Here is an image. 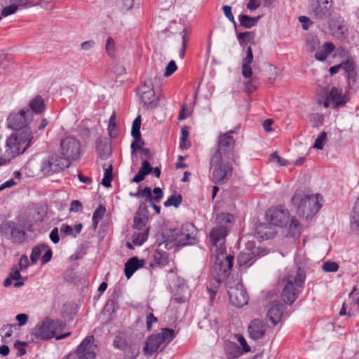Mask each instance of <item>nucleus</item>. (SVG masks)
Segmentation results:
<instances>
[{
	"label": "nucleus",
	"instance_id": "47",
	"mask_svg": "<svg viewBox=\"0 0 359 359\" xmlns=\"http://www.w3.org/2000/svg\"><path fill=\"white\" fill-rule=\"evenodd\" d=\"M114 346L120 350H125L128 346L126 339L120 335L116 336L114 340Z\"/></svg>",
	"mask_w": 359,
	"mask_h": 359
},
{
	"label": "nucleus",
	"instance_id": "12",
	"mask_svg": "<svg viewBox=\"0 0 359 359\" xmlns=\"http://www.w3.org/2000/svg\"><path fill=\"white\" fill-rule=\"evenodd\" d=\"M69 163L62 156L57 154L51 155L41 161V170L45 175H50L57 173L69 166Z\"/></svg>",
	"mask_w": 359,
	"mask_h": 359
},
{
	"label": "nucleus",
	"instance_id": "53",
	"mask_svg": "<svg viewBox=\"0 0 359 359\" xmlns=\"http://www.w3.org/2000/svg\"><path fill=\"white\" fill-rule=\"evenodd\" d=\"M177 69V65L174 60H171L168 62L165 67L164 72V76L168 77L172 74Z\"/></svg>",
	"mask_w": 359,
	"mask_h": 359
},
{
	"label": "nucleus",
	"instance_id": "23",
	"mask_svg": "<svg viewBox=\"0 0 359 359\" xmlns=\"http://www.w3.org/2000/svg\"><path fill=\"white\" fill-rule=\"evenodd\" d=\"M266 332V325L264 322L259 319L252 320L248 325L250 337L253 339H261Z\"/></svg>",
	"mask_w": 359,
	"mask_h": 359
},
{
	"label": "nucleus",
	"instance_id": "3",
	"mask_svg": "<svg viewBox=\"0 0 359 359\" xmlns=\"http://www.w3.org/2000/svg\"><path fill=\"white\" fill-rule=\"evenodd\" d=\"M306 278V271L299 266L295 267L285 278L286 282L283 287L281 298L283 302L292 304L302 293Z\"/></svg>",
	"mask_w": 359,
	"mask_h": 359
},
{
	"label": "nucleus",
	"instance_id": "64",
	"mask_svg": "<svg viewBox=\"0 0 359 359\" xmlns=\"http://www.w3.org/2000/svg\"><path fill=\"white\" fill-rule=\"evenodd\" d=\"M319 45V41L316 37H311L307 41V46L311 51H313Z\"/></svg>",
	"mask_w": 359,
	"mask_h": 359
},
{
	"label": "nucleus",
	"instance_id": "8",
	"mask_svg": "<svg viewBox=\"0 0 359 359\" xmlns=\"http://www.w3.org/2000/svg\"><path fill=\"white\" fill-rule=\"evenodd\" d=\"M233 216L229 213L222 212L216 217L217 226L214 227L210 233V242L212 245H217L218 242L224 243L225 237L228 233L227 224L231 223Z\"/></svg>",
	"mask_w": 359,
	"mask_h": 359
},
{
	"label": "nucleus",
	"instance_id": "21",
	"mask_svg": "<svg viewBox=\"0 0 359 359\" xmlns=\"http://www.w3.org/2000/svg\"><path fill=\"white\" fill-rule=\"evenodd\" d=\"M163 343L162 342L160 335L155 334L150 335L146 340L143 347V353L145 356H151L156 353L158 348L161 347L163 349Z\"/></svg>",
	"mask_w": 359,
	"mask_h": 359
},
{
	"label": "nucleus",
	"instance_id": "39",
	"mask_svg": "<svg viewBox=\"0 0 359 359\" xmlns=\"http://www.w3.org/2000/svg\"><path fill=\"white\" fill-rule=\"evenodd\" d=\"M255 34L253 32H240L237 34L239 43L243 46L254 40Z\"/></svg>",
	"mask_w": 359,
	"mask_h": 359
},
{
	"label": "nucleus",
	"instance_id": "54",
	"mask_svg": "<svg viewBox=\"0 0 359 359\" xmlns=\"http://www.w3.org/2000/svg\"><path fill=\"white\" fill-rule=\"evenodd\" d=\"M271 160L276 161L280 166H287L290 164L287 160L279 156L277 152H273L271 155Z\"/></svg>",
	"mask_w": 359,
	"mask_h": 359
},
{
	"label": "nucleus",
	"instance_id": "7",
	"mask_svg": "<svg viewBox=\"0 0 359 359\" xmlns=\"http://www.w3.org/2000/svg\"><path fill=\"white\" fill-rule=\"evenodd\" d=\"M196 230L193 224L187 223L182 225L180 230L173 229L170 232V240L177 246L193 245L196 243Z\"/></svg>",
	"mask_w": 359,
	"mask_h": 359
},
{
	"label": "nucleus",
	"instance_id": "24",
	"mask_svg": "<svg viewBox=\"0 0 359 359\" xmlns=\"http://www.w3.org/2000/svg\"><path fill=\"white\" fill-rule=\"evenodd\" d=\"M284 310V305L278 302H273L267 312V318L273 325H276L281 319Z\"/></svg>",
	"mask_w": 359,
	"mask_h": 359
},
{
	"label": "nucleus",
	"instance_id": "1",
	"mask_svg": "<svg viewBox=\"0 0 359 359\" xmlns=\"http://www.w3.org/2000/svg\"><path fill=\"white\" fill-rule=\"evenodd\" d=\"M323 196L319 194H306L304 191L297 189L292 199V205L297 208L299 217L311 219L322 207Z\"/></svg>",
	"mask_w": 359,
	"mask_h": 359
},
{
	"label": "nucleus",
	"instance_id": "34",
	"mask_svg": "<svg viewBox=\"0 0 359 359\" xmlns=\"http://www.w3.org/2000/svg\"><path fill=\"white\" fill-rule=\"evenodd\" d=\"M153 258L154 262L160 266H165L168 262V256L167 252L159 249L154 251Z\"/></svg>",
	"mask_w": 359,
	"mask_h": 359
},
{
	"label": "nucleus",
	"instance_id": "50",
	"mask_svg": "<svg viewBox=\"0 0 359 359\" xmlns=\"http://www.w3.org/2000/svg\"><path fill=\"white\" fill-rule=\"evenodd\" d=\"M19 6L15 2L8 6L4 7L1 11V15L6 17L9 15L15 13L18 9Z\"/></svg>",
	"mask_w": 359,
	"mask_h": 359
},
{
	"label": "nucleus",
	"instance_id": "35",
	"mask_svg": "<svg viewBox=\"0 0 359 359\" xmlns=\"http://www.w3.org/2000/svg\"><path fill=\"white\" fill-rule=\"evenodd\" d=\"M149 231L143 230L134 232L132 236V242L136 245H142L148 238Z\"/></svg>",
	"mask_w": 359,
	"mask_h": 359
},
{
	"label": "nucleus",
	"instance_id": "19",
	"mask_svg": "<svg viewBox=\"0 0 359 359\" xmlns=\"http://www.w3.org/2000/svg\"><path fill=\"white\" fill-rule=\"evenodd\" d=\"M328 26L330 32L334 37L338 39H344L346 29L344 25V20L340 15L334 14L329 19Z\"/></svg>",
	"mask_w": 359,
	"mask_h": 359
},
{
	"label": "nucleus",
	"instance_id": "55",
	"mask_svg": "<svg viewBox=\"0 0 359 359\" xmlns=\"http://www.w3.org/2000/svg\"><path fill=\"white\" fill-rule=\"evenodd\" d=\"M222 10L224 11L225 16L229 19L230 22L233 23L235 27H236V22L234 20V17L231 12V7L230 6L226 5L222 7Z\"/></svg>",
	"mask_w": 359,
	"mask_h": 359
},
{
	"label": "nucleus",
	"instance_id": "22",
	"mask_svg": "<svg viewBox=\"0 0 359 359\" xmlns=\"http://www.w3.org/2000/svg\"><path fill=\"white\" fill-rule=\"evenodd\" d=\"M276 230L269 223H262L258 224L255 230V236L261 240H268L274 236Z\"/></svg>",
	"mask_w": 359,
	"mask_h": 359
},
{
	"label": "nucleus",
	"instance_id": "30",
	"mask_svg": "<svg viewBox=\"0 0 359 359\" xmlns=\"http://www.w3.org/2000/svg\"><path fill=\"white\" fill-rule=\"evenodd\" d=\"M212 278L210 280L208 285H207V290L210 293V298L211 300L213 299L215 294L216 289L219 287L222 280H224V276H217L215 274H212Z\"/></svg>",
	"mask_w": 359,
	"mask_h": 359
},
{
	"label": "nucleus",
	"instance_id": "48",
	"mask_svg": "<svg viewBox=\"0 0 359 359\" xmlns=\"http://www.w3.org/2000/svg\"><path fill=\"white\" fill-rule=\"evenodd\" d=\"M322 269L325 272H335L339 269V265L334 262H325L322 265Z\"/></svg>",
	"mask_w": 359,
	"mask_h": 359
},
{
	"label": "nucleus",
	"instance_id": "5",
	"mask_svg": "<svg viewBox=\"0 0 359 359\" xmlns=\"http://www.w3.org/2000/svg\"><path fill=\"white\" fill-rule=\"evenodd\" d=\"M230 160L232 159L222 158L219 154H212L210 162L212 182L223 184L231 177L233 166Z\"/></svg>",
	"mask_w": 359,
	"mask_h": 359
},
{
	"label": "nucleus",
	"instance_id": "32",
	"mask_svg": "<svg viewBox=\"0 0 359 359\" xmlns=\"http://www.w3.org/2000/svg\"><path fill=\"white\" fill-rule=\"evenodd\" d=\"M260 18V15L257 17H251L248 15L241 14L238 15V21L241 27L246 29H250L257 25Z\"/></svg>",
	"mask_w": 359,
	"mask_h": 359
},
{
	"label": "nucleus",
	"instance_id": "59",
	"mask_svg": "<svg viewBox=\"0 0 359 359\" xmlns=\"http://www.w3.org/2000/svg\"><path fill=\"white\" fill-rule=\"evenodd\" d=\"M29 265L28 257L26 255H22L19 261V267L21 271L26 270Z\"/></svg>",
	"mask_w": 359,
	"mask_h": 359
},
{
	"label": "nucleus",
	"instance_id": "38",
	"mask_svg": "<svg viewBox=\"0 0 359 359\" xmlns=\"http://www.w3.org/2000/svg\"><path fill=\"white\" fill-rule=\"evenodd\" d=\"M113 166L112 164H109L107 168H104V177L102 181V184L105 187H110L111 182L113 180Z\"/></svg>",
	"mask_w": 359,
	"mask_h": 359
},
{
	"label": "nucleus",
	"instance_id": "14",
	"mask_svg": "<svg viewBox=\"0 0 359 359\" xmlns=\"http://www.w3.org/2000/svg\"><path fill=\"white\" fill-rule=\"evenodd\" d=\"M32 120V113L28 109H21L18 112H13L8 116V126L16 131H22L27 128Z\"/></svg>",
	"mask_w": 359,
	"mask_h": 359
},
{
	"label": "nucleus",
	"instance_id": "36",
	"mask_svg": "<svg viewBox=\"0 0 359 359\" xmlns=\"http://www.w3.org/2000/svg\"><path fill=\"white\" fill-rule=\"evenodd\" d=\"M106 212V208L102 205H100L95 210L93 215V225L95 229L100 222L103 218Z\"/></svg>",
	"mask_w": 359,
	"mask_h": 359
},
{
	"label": "nucleus",
	"instance_id": "49",
	"mask_svg": "<svg viewBox=\"0 0 359 359\" xmlns=\"http://www.w3.org/2000/svg\"><path fill=\"white\" fill-rule=\"evenodd\" d=\"M327 134L325 132H322L316 138L313 147L318 149H322L324 147V142L326 140Z\"/></svg>",
	"mask_w": 359,
	"mask_h": 359
},
{
	"label": "nucleus",
	"instance_id": "52",
	"mask_svg": "<svg viewBox=\"0 0 359 359\" xmlns=\"http://www.w3.org/2000/svg\"><path fill=\"white\" fill-rule=\"evenodd\" d=\"M341 68H342L346 72L350 75L354 72V63L351 60H347L340 64Z\"/></svg>",
	"mask_w": 359,
	"mask_h": 359
},
{
	"label": "nucleus",
	"instance_id": "37",
	"mask_svg": "<svg viewBox=\"0 0 359 359\" xmlns=\"http://www.w3.org/2000/svg\"><path fill=\"white\" fill-rule=\"evenodd\" d=\"M96 150L99 156L102 159L107 158L111 153L110 146L108 144L101 142L97 143Z\"/></svg>",
	"mask_w": 359,
	"mask_h": 359
},
{
	"label": "nucleus",
	"instance_id": "40",
	"mask_svg": "<svg viewBox=\"0 0 359 359\" xmlns=\"http://www.w3.org/2000/svg\"><path fill=\"white\" fill-rule=\"evenodd\" d=\"M48 248V245L46 244H40L39 245L35 246L32 251L30 255V259L32 264H36L38 259H39L41 252Z\"/></svg>",
	"mask_w": 359,
	"mask_h": 359
},
{
	"label": "nucleus",
	"instance_id": "13",
	"mask_svg": "<svg viewBox=\"0 0 359 359\" xmlns=\"http://www.w3.org/2000/svg\"><path fill=\"white\" fill-rule=\"evenodd\" d=\"M227 288L229 300L232 305L240 308L248 304V295L240 280H238L233 285L229 283Z\"/></svg>",
	"mask_w": 359,
	"mask_h": 359
},
{
	"label": "nucleus",
	"instance_id": "61",
	"mask_svg": "<svg viewBox=\"0 0 359 359\" xmlns=\"http://www.w3.org/2000/svg\"><path fill=\"white\" fill-rule=\"evenodd\" d=\"M19 7H29L34 5V0H13Z\"/></svg>",
	"mask_w": 359,
	"mask_h": 359
},
{
	"label": "nucleus",
	"instance_id": "60",
	"mask_svg": "<svg viewBox=\"0 0 359 359\" xmlns=\"http://www.w3.org/2000/svg\"><path fill=\"white\" fill-rule=\"evenodd\" d=\"M237 339H238V341H239L240 344L242 346L241 351L243 352H245V353L249 352L250 351V348L248 346V344H247L244 337L242 335L239 334L237 336Z\"/></svg>",
	"mask_w": 359,
	"mask_h": 359
},
{
	"label": "nucleus",
	"instance_id": "6",
	"mask_svg": "<svg viewBox=\"0 0 359 359\" xmlns=\"http://www.w3.org/2000/svg\"><path fill=\"white\" fill-rule=\"evenodd\" d=\"M214 252V264L211 274L226 277L233 266V257L226 253L224 243L218 242L217 245H212Z\"/></svg>",
	"mask_w": 359,
	"mask_h": 359
},
{
	"label": "nucleus",
	"instance_id": "9",
	"mask_svg": "<svg viewBox=\"0 0 359 359\" xmlns=\"http://www.w3.org/2000/svg\"><path fill=\"white\" fill-rule=\"evenodd\" d=\"M81 142L76 137L67 136L61 139L59 151L62 157L71 163L79 158L81 154Z\"/></svg>",
	"mask_w": 359,
	"mask_h": 359
},
{
	"label": "nucleus",
	"instance_id": "45",
	"mask_svg": "<svg viewBox=\"0 0 359 359\" xmlns=\"http://www.w3.org/2000/svg\"><path fill=\"white\" fill-rule=\"evenodd\" d=\"M189 131L187 127L182 129V136L180 138V147L182 149H187L189 147V142L187 140Z\"/></svg>",
	"mask_w": 359,
	"mask_h": 359
},
{
	"label": "nucleus",
	"instance_id": "18",
	"mask_svg": "<svg viewBox=\"0 0 359 359\" xmlns=\"http://www.w3.org/2000/svg\"><path fill=\"white\" fill-rule=\"evenodd\" d=\"M348 100V97L343 93L341 89L332 87L324 102V107H328L332 104L333 107H338L344 105Z\"/></svg>",
	"mask_w": 359,
	"mask_h": 359
},
{
	"label": "nucleus",
	"instance_id": "31",
	"mask_svg": "<svg viewBox=\"0 0 359 359\" xmlns=\"http://www.w3.org/2000/svg\"><path fill=\"white\" fill-rule=\"evenodd\" d=\"M334 46L331 42L325 43L322 48L318 50L315 53V58L319 61H324L327 55L333 52Z\"/></svg>",
	"mask_w": 359,
	"mask_h": 359
},
{
	"label": "nucleus",
	"instance_id": "17",
	"mask_svg": "<svg viewBox=\"0 0 359 359\" xmlns=\"http://www.w3.org/2000/svg\"><path fill=\"white\" fill-rule=\"evenodd\" d=\"M290 214L287 210L280 208H274L266 212V221L276 228L283 227L289 222Z\"/></svg>",
	"mask_w": 359,
	"mask_h": 359
},
{
	"label": "nucleus",
	"instance_id": "26",
	"mask_svg": "<svg viewBox=\"0 0 359 359\" xmlns=\"http://www.w3.org/2000/svg\"><path fill=\"white\" fill-rule=\"evenodd\" d=\"M138 193L140 197H144L147 201L154 200L156 202L158 203L163 197V190L159 187H155L153 189V193L154 194V197L151 194V188L148 187H144L143 189H141V187H139Z\"/></svg>",
	"mask_w": 359,
	"mask_h": 359
},
{
	"label": "nucleus",
	"instance_id": "42",
	"mask_svg": "<svg viewBox=\"0 0 359 359\" xmlns=\"http://www.w3.org/2000/svg\"><path fill=\"white\" fill-rule=\"evenodd\" d=\"M227 353L231 358H234L239 357L243 351L237 344L231 342L227 345Z\"/></svg>",
	"mask_w": 359,
	"mask_h": 359
},
{
	"label": "nucleus",
	"instance_id": "46",
	"mask_svg": "<svg viewBox=\"0 0 359 359\" xmlns=\"http://www.w3.org/2000/svg\"><path fill=\"white\" fill-rule=\"evenodd\" d=\"M290 231L292 236L299 235L301 232V226L298 220L292 217L289 224Z\"/></svg>",
	"mask_w": 359,
	"mask_h": 359
},
{
	"label": "nucleus",
	"instance_id": "58",
	"mask_svg": "<svg viewBox=\"0 0 359 359\" xmlns=\"http://www.w3.org/2000/svg\"><path fill=\"white\" fill-rule=\"evenodd\" d=\"M116 113L114 111L112 114L111 115L109 120V125H108V130L109 135L111 137V132L115 129L116 128Z\"/></svg>",
	"mask_w": 359,
	"mask_h": 359
},
{
	"label": "nucleus",
	"instance_id": "4",
	"mask_svg": "<svg viewBox=\"0 0 359 359\" xmlns=\"http://www.w3.org/2000/svg\"><path fill=\"white\" fill-rule=\"evenodd\" d=\"M67 325L62 320H53L46 318L39 323L32 330L31 336L33 342H38L39 340H47L55 337L56 340H60L70 336L71 332H66L63 334L56 335V332L63 330Z\"/></svg>",
	"mask_w": 359,
	"mask_h": 359
},
{
	"label": "nucleus",
	"instance_id": "62",
	"mask_svg": "<svg viewBox=\"0 0 359 359\" xmlns=\"http://www.w3.org/2000/svg\"><path fill=\"white\" fill-rule=\"evenodd\" d=\"M70 210L79 212L82 210V204L80 201L75 200L71 203Z\"/></svg>",
	"mask_w": 359,
	"mask_h": 359
},
{
	"label": "nucleus",
	"instance_id": "11",
	"mask_svg": "<svg viewBox=\"0 0 359 359\" xmlns=\"http://www.w3.org/2000/svg\"><path fill=\"white\" fill-rule=\"evenodd\" d=\"M96 349L94 337L88 336L78 346L76 351L69 353L65 359H95Z\"/></svg>",
	"mask_w": 359,
	"mask_h": 359
},
{
	"label": "nucleus",
	"instance_id": "29",
	"mask_svg": "<svg viewBox=\"0 0 359 359\" xmlns=\"http://www.w3.org/2000/svg\"><path fill=\"white\" fill-rule=\"evenodd\" d=\"M134 224L133 227L137 231L147 230L149 231V227L147 226L148 222V217L140 212H137L133 219Z\"/></svg>",
	"mask_w": 359,
	"mask_h": 359
},
{
	"label": "nucleus",
	"instance_id": "2",
	"mask_svg": "<svg viewBox=\"0 0 359 359\" xmlns=\"http://www.w3.org/2000/svg\"><path fill=\"white\" fill-rule=\"evenodd\" d=\"M33 135L30 128L16 131L6 140V150L4 157H0V165L11 161L16 156L23 154L30 146Z\"/></svg>",
	"mask_w": 359,
	"mask_h": 359
},
{
	"label": "nucleus",
	"instance_id": "15",
	"mask_svg": "<svg viewBox=\"0 0 359 359\" xmlns=\"http://www.w3.org/2000/svg\"><path fill=\"white\" fill-rule=\"evenodd\" d=\"M268 253V250L260 247H255L252 243H248L245 250L240 252L237 262L239 266H250L256 257H262Z\"/></svg>",
	"mask_w": 359,
	"mask_h": 359
},
{
	"label": "nucleus",
	"instance_id": "25",
	"mask_svg": "<svg viewBox=\"0 0 359 359\" xmlns=\"http://www.w3.org/2000/svg\"><path fill=\"white\" fill-rule=\"evenodd\" d=\"M144 259H140L137 257L130 258L125 264L124 273L128 279L139 269L144 266Z\"/></svg>",
	"mask_w": 359,
	"mask_h": 359
},
{
	"label": "nucleus",
	"instance_id": "28",
	"mask_svg": "<svg viewBox=\"0 0 359 359\" xmlns=\"http://www.w3.org/2000/svg\"><path fill=\"white\" fill-rule=\"evenodd\" d=\"M29 107L35 114H41L46 109V104L41 95H36L29 102Z\"/></svg>",
	"mask_w": 359,
	"mask_h": 359
},
{
	"label": "nucleus",
	"instance_id": "44",
	"mask_svg": "<svg viewBox=\"0 0 359 359\" xmlns=\"http://www.w3.org/2000/svg\"><path fill=\"white\" fill-rule=\"evenodd\" d=\"M140 99L144 104H151L155 101V93L154 89L142 93Z\"/></svg>",
	"mask_w": 359,
	"mask_h": 359
},
{
	"label": "nucleus",
	"instance_id": "43",
	"mask_svg": "<svg viewBox=\"0 0 359 359\" xmlns=\"http://www.w3.org/2000/svg\"><path fill=\"white\" fill-rule=\"evenodd\" d=\"M182 201V197L181 195H171L168 198V199L164 202L165 207L174 206L177 208L180 206Z\"/></svg>",
	"mask_w": 359,
	"mask_h": 359
},
{
	"label": "nucleus",
	"instance_id": "27",
	"mask_svg": "<svg viewBox=\"0 0 359 359\" xmlns=\"http://www.w3.org/2000/svg\"><path fill=\"white\" fill-rule=\"evenodd\" d=\"M253 61V53L252 48L249 46L247 48L246 56L242 60V75L246 79L251 78L252 70L251 64Z\"/></svg>",
	"mask_w": 359,
	"mask_h": 359
},
{
	"label": "nucleus",
	"instance_id": "56",
	"mask_svg": "<svg viewBox=\"0 0 359 359\" xmlns=\"http://www.w3.org/2000/svg\"><path fill=\"white\" fill-rule=\"evenodd\" d=\"M140 170L143 172V173L145 175H147L151 172V171L153 170V168L151 166V165L148 161L144 160L141 163V167L140 168Z\"/></svg>",
	"mask_w": 359,
	"mask_h": 359
},
{
	"label": "nucleus",
	"instance_id": "41",
	"mask_svg": "<svg viewBox=\"0 0 359 359\" xmlns=\"http://www.w3.org/2000/svg\"><path fill=\"white\" fill-rule=\"evenodd\" d=\"M141 116H138L133 123L131 135L135 140H141L140 136Z\"/></svg>",
	"mask_w": 359,
	"mask_h": 359
},
{
	"label": "nucleus",
	"instance_id": "16",
	"mask_svg": "<svg viewBox=\"0 0 359 359\" xmlns=\"http://www.w3.org/2000/svg\"><path fill=\"white\" fill-rule=\"evenodd\" d=\"M0 232L13 243H22L25 240L26 233L13 221H4L0 224Z\"/></svg>",
	"mask_w": 359,
	"mask_h": 359
},
{
	"label": "nucleus",
	"instance_id": "57",
	"mask_svg": "<svg viewBox=\"0 0 359 359\" xmlns=\"http://www.w3.org/2000/svg\"><path fill=\"white\" fill-rule=\"evenodd\" d=\"M158 319L156 316H154L153 313H150L147 316L146 318V324H147V328L148 330H150L152 327V325L154 323H157Z\"/></svg>",
	"mask_w": 359,
	"mask_h": 359
},
{
	"label": "nucleus",
	"instance_id": "20",
	"mask_svg": "<svg viewBox=\"0 0 359 359\" xmlns=\"http://www.w3.org/2000/svg\"><path fill=\"white\" fill-rule=\"evenodd\" d=\"M328 3V0H325L322 3L318 1L317 4H313L310 13L312 18L320 20L327 17L330 19L334 13L330 9L331 6H327Z\"/></svg>",
	"mask_w": 359,
	"mask_h": 359
},
{
	"label": "nucleus",
	"instance_id": "51",
	"mask_svg": "<svg viewBox=\"0 0 359 359\" xmlns=\"http://www.w3.org/2000/svg\"><path fill=\"white\" fill-rule=\"evenodd\" d=\"M105 50L109 56H113L115 52V43L111 37L107 39L105 45Z\"/></svg>",
	"mask_w": 359,
	"mask_h": 359
},
{
	"label": "nucleus",
	"instance_id": "33",
	"mask_svg": "<svg viewBox=\"0 0 359 359\" xmlns=\"http://www.w3.org/2000/svg\"><path fill=\"white\" fill-rule=\"evenodd\" d=\"M157 334L160 335L161 339L163 343V348L175 337V331L170 328H163L161 332Z\"/></svg>",
	"mask_w": 359,
	"mask_h": 359
},
{
	"label": "nucleus",
	"instance_id": "10",
	"mask_svg": "<svg viewBox=\"0 0 359 359\" xmlns=\"http://www.w3.org/2000/svg\"><path fill=\"white\" fill-rule=\"evenodd\" d=\"M234 130H229L226 133H219L217 139V149L213 154H219L222 158H231L234 161L236 140L232 136Z\"/></svg>",
	"mask_w": 359,
	"mask_h": 359
},
{
	"label": "nucleus",
	"instance_id": "63",
	"mask_svg": "<svg viewBox=\"0 0 359 359\" xmlns=\"http://www.w3.org/2000/svg\"><path fill=\"white\" fill-rule=\"evenodd\" d=\"M60 231L66 235H72L74 237H76V234H74V229L69 225L62 224L60 226Z\"/></svg>",
	"mask_w": 359,
	"mask_h": 359
}]
</instances>
